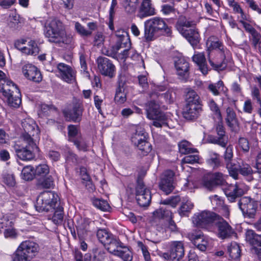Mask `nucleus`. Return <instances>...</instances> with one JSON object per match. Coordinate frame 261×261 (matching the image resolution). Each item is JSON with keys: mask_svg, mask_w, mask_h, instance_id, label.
<instances>
[{"mask_svg": "<svg viewBox=\"0 0 261 261\" xmlns=\"http://www.w3.org/2000/svg\"><path fill=\"white\" fill-rule=\"evenodd\" d=\"M208 61H209L210 64L216 70H217V71L223 70L224 69H225V68L226 67L227 64L224 60L220 63H215L210 59V54H208Z\"/></svg>", "mask_w": 261, "mask_h": 261, "instance_id": "obj_58", "label": "nucleus"}, {"mask_svg": "<svg viewBox=\"0 0 261 261\" xmlns=\"http://www.w3.org/2000/svg\"><path fill=\"white\" fill-rule=\"evenodd\" d=\"M173 177L174 173L171 170L165 171L162 175L159 186L166 194L170 193L174 189Z\"/></svg>", "mask_w": 261, "mask_h": 261, "instance_id": "obj_24", "label": "nucleus"}, {"mask_svg": "<svg viewBox=\"0 0 261 261\" xmlns=\"http://www.w3.org/2000/svg\"><path fill=\"white\" fill-rule=\"evenodd\" d=\"M199 159L198 155H188L182 159V163L186 164H193L197 163Z\"/></svg>", "mask_w": 261, "mask_h": 261, "instance_id": "obj_61", "label": "nucleus"}, {"mask_svg": "<svg viewBox=\"0 0 261 261\" xmlns=\"http://www.w3.org/2000/svg\"><path fill=\"white\" fill-rule=\"evenodd\" d=\"M226 121L227 125L232 129L234 130L239 126V122L237 118L235 112L232 108L228 107L226 109Z\"/></svg>", "mask_w": 261, "mask_h": 261, "instance_id": "obj_34", "label": "nucleus"}, {"mask_svg": "<svg viewBox=\"0 0 261 261\" xmlns=\"http://www.w3.org/2000/svg\"><path fill=\"white\" fill-rule=\"evenodd\" d=\"M13 224V222L9 219L8 216H2L0 217V229L11 227Z\"/></svg>", "mask_w": 261, "mask_h": 261, "instance_id": "obj_57", "label": "nucleus"}, {"mask_svg": "<svg viewBox=\"0 0 261 261\" xmlns=\"http://www.w3.org/2000/svg\"><path fill=\"white\" fill-rule=\"evenodd\" d=\"M72 142L79 150L87 151L88 150V145L86 141L81 136L73 138Z\"/></svg>", "mask_w": 261, "mask_h": 261, "instance_id": "obj_49", "label": "nucleus"}, {"mask_svg": "<svg viewBox=\"0 0 261 261\" xmlns=\"http://www.w3.org/2000/svg\"><path fill=\"white\" fill-rule=\"evenodd\" d=\"M83 107L81 102H76L73 104L72 110L64 112V115L67 121L76 122L81 120Z\"/></svg>", "mask_w": 261, "mask_h": 261, "instance_id": "obj_26", "label": "nucleus"}, {"mask_svg": "<svg viewBox=\"0 0 261 261\" xmlns=\"http://www.w3.org/2000/svg\"><path fill=\"white\" fill-rule=\"evenodd\" d=\"M130 46V39L127 36L121 35L118 37L116 43L111 50L103 49V54L110 57H114L118 50L123 47Z\"/></svg>", "mask_w": 261, "mask_h": 261, "instance_id": "obj_23", "label": "nucleus"}, {"mask_svg": "<svg viewBox=\"0 0 261 261\" xmlns=\"http://www.w3.org/2000/svg\"><path fill=\"white\" fill-rule=\"evenodd\" d=\"M21 51L28 55H36L39 52V48L37 43L34 40H30L28 43V46H24L21 48Z\"/></svg>", "mask_w": 261, "mask_h": 261, "instance_id": "obj_43", "label": "nucleus"}, {"mask_svg": "<svg viewBox=\"0 0 261 261\" xmlns=\"http://www.w3.org/2000/svg\"><path fill=\"white\" fill-rule=\"evenodd\" d=\"M105 247L111 254L122 258L123 261H132L133 256L131 251L114 235L104 245Z\"/></svg>", "mask_w": 261, "mask_h": 261, "instance_id": "obj_5", "label": "nucleus"}, {"mask_svg": "<svg viewBox=\"0 0 261 261\" xmlns=\"http://www.w3.org/2000/svg\"><path fill=\"white\" fill-rule=\"evenodd\" d=\"M207 105L210 110L218 117L220 119H222V115L220 110L215 101L213 99H209L207 101Z\"/></svg>", "mask_w": 261, "mask_h": 261, "instance_id": "obj_54", "label": "nucleus"}, {"mask_svg": "<svg viewBox=\"0 0 261 261\" xmlns=\"http://www.w3.org/2000/svg\"><path fill=\"white\" fill-rule=\"evenodd\" d=\"M144 37L147 41H152L160 35L170 36L171 29L160 17H153L145 22Z\"/></svg>", "mask_w": 261, "mask_h": 261, "instance_id": "obj_3", "label": "nucleus"}, {"mask_svg": "<svg viewBox=\"0 0 261 261\" xmlns=\"http://www.w3.org/2000/svg\"><path fill=\"white\" fill-rule=\"evenodd\" d=\"M21 148L16 145L15 146V152L17 156L22 160H31L34 158V153L35 151L38 150V147H32L28 144L25 143Z\"/></svg>", "mask_w": 261, "mask_h": 261, "instance_id": "obj_25", "label": "nucleus"}, {"mask_svg": "<svg viewBox=\"0 0 261 261\" xmlns=\"http://www.w3.org/2000/svg\"><path fill=\"white\" fill-rule=\"evenodd\" d=\"M44 33L50 42L70 44L72 38L66 35L62 22L56 17H48L44 24Z\"/></svg>", "mask_w": 261, "mask_h": 261, "instance_id": "obj_2", "label": "nucleus"}, {"mask_svg": "<svg viewBox=\"0 0 261 261\" xmlns=\"http://www.w3.org/2000/svg\"><path fill=\"white\" fill-rule=\"evenodd\" d=\"M96 63L98 69L101 74L110 78L115 76V66L109 59L100 56L97 59Z\"/></svg>", "mask_w": 261, "mask_h": 261, "instance_id": "obj_13", "label": "nucleus"}, {"mask_svg": "<svg viewBox=\"0 0 261 261\" xmlns=\"http://www.w3.org/2000/svg\"><path fill=\"white\" fill-rule=\"evenodd\" d=\"M136 198L138 204L142 207L149 205L151 197L150 190L144 185L143 182L138 180L136 187Z\"/></svg>", "mask_w": 261, "mask_h": 261, "instance_id": "obj_12", "label": "nucleus"}, {"mask_svg": "<svg viewBox=\"0 0 261 261\" xmlns=\"http://www.w3.org/2000/svg\"><path fill=\"white\" fill-rule=\"evenodd\" d=\"M30 259L29 257L17 249L14 254L13 261H30Z\"/></svg>", "mask_w": 261, "mask_h": 261, "instance_id": "obj_60", "label": "nucleus"}, {"mask_svg": "<svg viewBox=\"0 0 261 261\" xmlns=\"http://www.w3.org/2000/svg\"><path fill=\"white\" fill-rule=\"evenodd\" d=\"M206 163L213 168L218 167L220 165L219 154L212 151H210L208 153V158L206 159Z\"/></svg>", "mask_w": 261, "mask_h": 261, "instance_id": "obj_41", "label": "nucleus"}, {"mask_svg": "<svg viewBox=\"0 0 261 261\" xmlns=\"http://www.w3.org/2000/svg\"><path fill=\"white\" fill-rule=\"evenodd\" d=\"M233 156V147L232 145H228L223 155L224 162L229 175L234 179H237L238 170L235 164L232 162Z\"/></svg>", "mask_w": 261, "mask_h": 261, "instance_id": "obj_18", "label": "nucleus"}, {"mask_svg": "<svg viewBox=\"0 0 261 261\" xmlns=\"http://www.w3.org/2000/svg\"><path fill=\"white\" fill-rule=\"evenodd\" d=\"M60 76L64 81L69 83L74 79V72L70 66L60 63L57 66Z\"/></svg>", "mask_w": 261, "mask_h": 261, "instance_id": "obj_29", "label": "nucleus"}, {"mask_svg": "<svg viewBox=\"0 0 261 261\" xmlns=\"http://www.w3.org/2000/svg\"><path fill=\"white\" fill-rule=\"evenodd\" d=\"M58 204V196L52 192L45 191L38 197L35 207L39 212H47L55 209Z\"/></svg>", "mask_w": 261, "mask_h": 261, "instance_id": "obj_7", "label": "nucleus"}, {"mask_svg": "<svg viewBox=\"0 0 261 261\" xmlns=\"http://www.w3.org/2000/svg\"><path fill=\"white\" fill-rule=\"evenodd\" d=\"M155 217L164 219L162 229L165 231L175 232L178 230L176 223L173 220V214L166 207H161L153 213Z\"/></svg>", "mask_w": 261, "mask_h": 261, "instance_id": "obj_8", "label": "nucleus"}, {"mask_svg": "<svg viewBox=\"0 0 261 261\" xmlns=\"http://www.w3.org/2000/svg\"><path fill=\"white\" fill-rule=\"evenodd\" d=\"M91 221L86 218H80L76 220V228L79 238L84 237L86 232L89 230Z\"/></svg>", "mask_w": 261, "mask_h": 261, "instance_id": "obj_32", "label": "nucleus"}, {"mask_svg": "<svg viewBox=\"0 0 261 261\" xmlns=\"http://www.w3.org/2000/svg\"><path fill=\"white\" fill-rule=\"evenodd\" d=\"M201 111V107L199 105H186L184 112V117L188 120H193L198 117Z\"/></svg>", "mask_w": 261, "mask_h": 261, "instance_id": "obj_30", "label": "nucleus"}, {"mask_svg": "<svg viewBox=\"0 0 261 261\" xmlns=\"http://www.w3.org/2000/svg\"><path fill=\"white\" fill-rule=\"evenodd\" d=\"M251 94L253 99H255L258 103L261 104L260 94L258 88L256 86L252 87Z\"/></svg>", "mask_w": 261, "mask_h": 261, "instance_id": "obj_62", "label": "nucleus"}, {"mask_svg": "<svg viewBox=\"0 0 261 261\" xmlns=\"http://www.w3.org/2000/svg\"><path fill=\"white\" fill-rule=\"evenodd\" d=\"M246 191L247 189L242 184L230 185L224 190L228 200L231 202H234L237 198L243 195Z\"/></svg>", "mask_w": 261, "mask_h": 261, "instance_id": "obj_16", "label": "nucleus"}, {"mask_svg": "<svg viewBox=\"0 0 261 261\" xmlns=\"http://www.w3.org/2000/svg\"><path fill=\"white\" fill-rule=\"evenodd\" d=\"M125 9L126 12L132 13L135 11L139 0H125Z\"/></svg>", "mask_w": 261, "mask_h": 261, "instance_id": "obj_55", "label": "nucleus"}, {"mask_svg": "<svg viewBox=\"0 0 261 261\" xmlns=\"http://www.w3.org/2000/svg\"><path fill=\"white\" fill-rule=\"evenodd\" d=\"M214 225L217 228V236L221 239H225L231 237L234 231L231 226L223 218L219 216L215 220Z\"/></svg>", "mask_w": 261, "mask_h": 261, "instance_id": "obj_14", "label": "nucleus"}, {"mask_svg": "<svg viewBox=\"0 0 261 261\" xmlns=\"http://www.w3.org/2000/svg\"><path fill=\"white\" fill-rule=\"evenodd\" d=\"M0 91L7 98L8 103L11 107L18 108L21 102L20 91L12 81H6L2 87L0 86Z\"/></svg>", "mask_w": 261, "mask_h": 261, "instance_id": "obj_6", "label": "nucleus"}, {"mask_svg": "<svg viewBox=\"0 0 261 261\" xmlns=\"http://www.w3.org/2000/svg\"><path fill=\"white\" fill-rule=\"evenodd\" d=\"M206 46L208 51L213 49H218L222 53L223 58H225V51L224 46L222 43L215 37H210L206 41Z\"/></svg>", "mask_w": 261, "mask_h": 261, "instance_id": "obj_31", "label": "nucleus"}, {"mask_svg": "<svg viewBox=\"0 0 261 261\" xmlns=\"http://www.w3.org/2000/svg\"><path fill=\"white\" fill-rule=\"evenodd\" d=\"M227 252L233 259H238L241 255V249L239 245L236 242H232L227 247Z\"/></svg>", "mask_w": 261, "mask_h": 261, "instance_id": "obj_39", "label": "nucleus"}, {"mask_svg": "<svg viewBox=\"0 0 261 261\" xmlns=\"http://www.w3.org/2000/svg\"><path fill=\"white\" fill-rule=\"evenodd\" d=\"M238 170V178L239 173L243 176H250L253 174V170L250 165L244 161L239 163V167H237Z\"/></svg>", "mask_w": 261, "mask_h": 261, "instance_id": "obj_37", "label": "nucleus"}, {"mask_svg": "<svg viewBox=\"0 0 261 261\" xmlns=\"http://www.w3.org/2000/svg\"><path fill=\"white\" fill-rule=\"evenodd\" d=\"M238 206L245 218H254L258 208V202L249 196L241 197L238 202Z\"/></svg>", "mask_w": 261, "mask_h": 261, "instance_id": "obj_10", "label": "nucleus"}, {"mask_svg": "<svg viewBox=\"0 0 261 261\" xmlns=\"http://www.w3.org/2000/svg\"><path fill=\"white\" fill-rule=\"evenodd\" d=\"M246 241L252 247V251L258 256H261V235L256 234L253 230L246 232Z\"/></svg>", "mask_w": 261, "mask_h": 261, "instance_id": "obj_17", "label": "nucleus"}, {"mask_svg": "<svg viewBox=\"0 0 261 261\" xmlns=\"http://www.w3.org/2000/svg\"><path fill=\"white\" fill-rule=\"evenodd\" d=\"M22 71L24 76L29 80L36 83H39L42 81V77L40 71L31 64L23 65Z\"/></svg>", "mask_w": 261, "mask_h": 261, "instance_id": "obj_21", "label": "nucleus"}, {"mask_svg": "<svg viewBox=\"0 0 261 261\" xmlns=\"http://www.w3.org/2000/svg\"><path fill=\"white\" fill-rule=\"evenodd\" d=\"M217 136L210 135L207 140L209 143L217 144L222 147H226L228 142V137L225 135L224 127L222 123H218L216 127Z\"/></svg>", "mask_w": 261, "mask_h": 261, "instance_id": "obj_19", "label": "nucleus"}, {"mask_svg": "<svg viewBox=\"0 0 261 261\" xmlns=\"http://www.w3.org/2000/svg\"><path fill=\"white\" fill-rule=\"evenodd\" d=\"M22 126L24 133L22 135V139L24 143L28 144L32 147H36L33 137L38 135L39 130L35 121L32 119H26L22 122Z\"/></svg>", "mask_w": 261, "mask_h": 261, "instance_id": "obj_9", "label": "nucleus"}, {"mask_svg": "<svg viewBox=\"0 0 261 261\" xmlns=\"http://www.w3.org/2000/svg\"><path fill=\"white\" fill-rule=\"evenodd\" d=\"M96 236L99 242L104 245L113 234L105 229H99Z\"/></svg>", "mask_w": 261, "mask_h": 261, "instance_id": "obj_45", "label": "nucleus"}, {"mask_svg": "<svg viewBox=\"0 0 261 261\" xmlns=\"http://www.w3.org/2000/svg\"><path fill=\"white\" fill-rule=\"evenodd\" d=\"M4 236L6 238L14 239L16 238L17 233L16 230L13 228L8 227L5 229Z\"/></svg>", "mask_w": 261, "mask_h": 261, "instance_id": "obj_64", "label": "nucleus"}, {"mask_svg": "<svg viewBox=\"0 0 261 261\" xmlns=\"http://www.w3.org/2000/svg\"><path fill=\"white\" fill-rule=\"evenodd\" d=\"M175 93L172 91H168L164 94H159L156 92H152L149 94L150 100L145 104V111L147 117L153 121L152 124L156 127L167 126L168 117L160 110V105L156 99L159 97H164L168 103L173 101Z\"/></svg>", "mask_w": 261, "mask_h": 261, "instance_id": "obj_1", "label": "nucleus"}, {"mask_svg": "<svg viewBox=\"0 0 261 261\" xmlns=\"http://www.w3.org/2000/svg\"><path fill=\"white\" fill-rule=\"evenodd\" d=\"M219 216L213 212L204 211L194 215L192 221L197 226L202 227L204 225L212 223L214 225L215 220Z\"/></svg>", "mask_w": 261, "mask_h": 261, "instance_id": "obj_15", "label": "nucleus"}, {"mask_svg": "<svg viewBox=\"0 0 261 261\" xmlns=\"http://www.w3.org/2000/svg\"><path fill=\"white\" fill-rule=\"evenodd\" d=\"M137 244L142 251L144 260L145 261H151L150 255L148 250V247L141 242H138Z\"/></svg>", "mask_w": 261, "mask_h": 261, "instance_id": "obj_56", "label": "nucleus"}, {"mask_svg": "<svg viewBox=\"0 0 261 261\" xmlns=\"http://www.w3.org/2000/svg\"><path fill=\"white\" fill-rule=\"evenodd\" d=\"M193 61L199 67V69L203 74H206L208 71V68L206 63V59L203 53L195 54L192 57Z\"/></svg>", "mask_w": 261, "mask_h": 261, "instance_id": "obj_33", "label": "nucleus"}, {"mask_svg": "<svg viewBox=\"0 0 261 261\" xmlns=\"http://www.w3.org/2000/svg\"><path fill=\"white\" fill-rule=\"evenodd\" d=\"M115 101L120 104L123 103L126 100L124 88L120 85L117 88L115 96Z\"/></svg>", "mask_w": 261, "mask_h": 261, "instance_id": "obj_47", "label": "nucleus"}, {"mask_svg": "<svg viewBox=\"0 0 261 261\" xmlns=\"http://www.w3.org/2000/svg\"><path fill=\"white\" fill-rule=\"evenodd\" d=\"M63 207L58 205L53 217V221L55 224H60L62 222L63 219Z\"/></svg>", "mask_w": 261, "mask_h": 261, "instance_id": "obj_52", "label": "nucleus"}, {"mask_svg": "<svg viewBox=\"0 0 261 261\" xmlns=\"http://www.w3.org/2000/svg\"><path fill=\"white\" fill-rule=\"evenodd\" d=\"M175 67L177 74L181 80L187 81L189 78V63L183 58L178 59L175 61Z\"/></svg>", "mask_w": 261, "mask_h": 261, "instance_id": "obj_27", "label": "nucleus"}, {"mask_svg": "<svg viewBox=\"0 0 261 261\" xmlns=\"http://www.w3.org/2000/svg\"><path fill=\"white\" fill-rule=\"evenodd\" d=\"M186 105L200 106V97L196 92L193 90H190L188 92L186 95Z\"/></svg>", "mask_w": 261, "mask_h": 261, "instance_id": "obj_42", "label": "nucleus"}, {"mask_svg": "<svg viewBox=\"0 0 261 261\" xmlns=\"http://www.w3.org/2000/svg\"><path fill=\"white\" fill-rule=\"evenodd\" d=\"M193 207V203L190 200L182 202L178 211L179 215L181 216H188Z\"/></svg>", "mask_w": 261, "mask_h": 261, "instance_id": "obj_46", "label": "nucleus"}, {"mask_svg": "<svg viewBox=\"0 0 261 261\" xmlns=\"http://www.w3.org/2000/svg\"><path fill=\"white\" fill-rule=\"evenodd\" d=\"M21 178L25 181H30L36 177L34 169L31 165L26 166L23 168L21 173Z\"/></svg>", "mask_w": 261, "mask_h": 261, "instance_id": "obj_38", "label": "nucleus"}, {"mask_svg": "<svg viewBox=\"0 0 261 261\" xmlns=\"http://www.w3.org/2000/svg\"><path fill=\"white\" fill-rule=\"evenodd\" d=\"M190 143L186 140H183L178 144L179 152L182 154H188L197 152V149L193 148Z\"/></svg>", "mask_w": 261, "mask_h": 261, "instance_id": "obj_40", "label": "nucleus"}, {"mask_svg": "<svg viewBox=\"0 0 261 261\" xmlns=\"http://www.w3.org/2000/svg\"><path fill=\"white\" fill-rule=\"evenodd\" d=\"M180 200L181 199L179 196L175 195L171 196L165 200H162L161 201V204L169 205L172 207H175Z\"/></svg>", "mask_w": 261, "mask_h": 261, "instance_id": "obj_51", "label": "nucleus"}, {"mask_svg": "<svg viewBox=\"0 0 261 261\" xmlns=\"http://www.w3.org/2000/svg\"><path fill=\"white\" fill-rule=\"evenodd\" d=\"M170 252V261H179L184 255L183 243L180 241L173 242L171 245Z\"/></svg>", "mask_w": 261, "mask_h": 261, "instance_id": "obj_28", "label": "nucleus"}, {"mask_svg": "<svg viewBox=\"0 0 261 261\" xmlns=\"http://www.w3.org/2000/svg\"><path fill=\"white\" fill-rule=\"evenodd\" d=\"M225 182L222 173L216 172L209 176L204 177L203 179V186L209 191L213 190L218 186L222 185Z\"/></svg>", "mask_w": 261, "mask_h": 261, "instance_id": "obj_20", "label": "nucleus"}, {"mask_svg": "<svg viewBox=\"0 0 261 261\" xmlns=\"http://www.w3.org/2000/svg\"><path fill=\"white\" fill-rule=\"evenodd\" d=\"M23 254L32 258L39 250V246L35 242L31 240L23 241L17 248Z\"/></svg>", "mask_w": 261, "mask_h": 261, "instance_id": "obj_22", "label": "nucleus"}, {"mask_svg": "<svg viewBox=\"0 0 261 261\" xmlns=\"http://www.w3.org/2000/svg\"><path fill=\"white\" fill-rule=\"evenodd\" d=\"M193 243L196 248L201 251H204L206 249L208 242L204 236L201 234L193 236Z\"/></svg>", "mask_w": 261, "mask_h": 261, "instance_id": "obj_35", "label": "nucleus"}, {"mask_svg": "<svg viewBox=\"0 0 261 261\" xmlns=\"http://www.w3.org/2000/svg\"><path fill=\"white\" fill-rule=\"evenodd\" d=\"M197 22V21L192 20L191 17H180L176 25L177 30L193 46L199 42V35L197 30L187 28L194 26Z\"/></svg>", "mask_w": 261, "mask_h": 261, "instance_id": "obj_4", "label": "nucleus"}, {"mask_svg": "<svg viewBox=\"0 0 261 261\" xmlns=\"http://www.w3.org/2000/svg\"><path fill=\"white\" fill-rule=\"evenodd\" d=\"M36 178H41L44 177L49 173V168L47 165L43 164H40L36 167L35 170Z\"/></svg>", "mask_w": 261, "mask_h": 261, "instance_id": "obj_44", "label": "nucleus"}, {"mask_svg": "<svg viewBox=\"0 0 261 261\" xmlns=\"http://www.w3.org/2000/svg\"><path fill=\"white\" fill-rule=\"evenodd\" d=\"M224 84L222 81H220L216 84H211L208 86V89L212 92L214 95H218L219 91L223 90Z\"/></svg>", "mask_w": 261, "mask_h": 261, "instance_id": "obj_53", "label": "nucleus"}, {"mask_svg": "<svg viewBox=\"0 0 261 261\" xmlns=\"http://www.w3.org/2000/svg\"><path fill=\"white\" fill-rule=\"evenodd\" d=\"M132 141L139 150V153L143 156L147 155L152 149L151 145L147 141L146 134L143 131L137 130L132 137Z\"/></svg>", "mask_w": 261, "mask_h": 261, "instance_id": "obj_11", "label": "nucleus"}, {"mask_svg": "<svg viewBox=\"0 0 261 261\" xmlns=\"http://www.w3.org/2000/svg\"><path fill=\"white\" fill-rule=\"evenodd\" d=\"M54 180L51 175H47L44 177L38 178V184L42 188L49 189L54 186Z\"/></svg>", "mask_w": 261, "mask_h": 261, "instance_id": "obj_48", "label": "nucleus"}, {"mask_svg": "<svg viewBox=\"0 0 261 261\" xmlns=\"http://www.w3.org/2000/svg\"><path fill=\"white\" fill-rule=\"evenodd\" d=\"M140 12L142 16H149L155 14V10L152 7L150 0H143L141 4Z\"/></svg>", "mask_w": 261, "mask_h": 261, "instance_id": "obj_36", "label": "nucleus"}, {"mask_svg": "<svg viewBox=\"0 0 261 261\" xmlns=\"http://www.w3.org/2000/svg\"><path fill=\"white\" fill-rule=\"evenodd\" d=\"M92 202L96 207L102 211H107L110 208V206L107 200L95 198L93 199Z\"/></svg>", "mask_w": 261, "mask_h": 261, "instance_id": "obj_50", "label": "nucleus"}, {"mask_svg": "<svg viewBox=\"0 0 261 261\" xmlns=\"http://www.w3.org/2000/svg\"><path fill=\"white\" fill-rule=\"evenodd\" d=\"M4 182L9 186L13 187L15 184V179L13 174H6L4 175Z\"/></svg>", "mask_w": 261, "mask_h": 261, "instance_id": "obj_63", "label": "nucleus"}, {"mask_svg": "<svg viewBox=\"0 0 261 261\" xmlns=\"http://www.w3.org/2000/svg\"><path fill=\"white\" fill-rule=\"evenodd\" d=\"M68 136L69 140L72 142L73 138H76V137H80L78 135V130L77 127L73 125H70L68 127Z\"/></svg>", "mask_w": 261, "mask_h": 261, "instance_id": "obj_59", "label": "nucleus"}]
</instances>
